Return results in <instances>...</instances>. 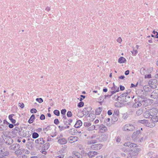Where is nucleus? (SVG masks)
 Instances as JSON below:
<instances>
[{
    "instance_id": "1",
    "label": "nucleus",
    "mask_w": 158,
    "mask_h": 158,
    "mask_svg": "<svg viewBox=\"0 0 158 158\" xmlns=\"http://www.w3.org/2000/svg\"><path fill=\"white\" fill-rule=\"evenodd\" d=\"M20 146L17 143L12 145L9 147L10 150L15 151V153L16 154L20 153L21 149H20Z\"/></svg>"
},
{
    "instance_id": "2",
    "label": "nucleus",
    "mask_w": 158,
    "mask_h": 158,
    "mask_svg": "<svg viewBox=\"0 0 158 158\" xmlns=\"http://www.w3.org/2000/svg\"><path fill=\"white\" fill-rule=\"evenodd\" d=\"M135 129V127L133 125L130 124H127L123 127V130L124 131H133Z\"/></svg>"
},
{
    "instance_id": "3",
    "label": "nucleus",
    "mask_w": 158,
    "mask_h": 158,
    "mask_svg": "<svg viewBox=\"0 0 158 158\" xmlns=\"http://www.w3.org/2000/svg\"><path fill=\"white\" fill-rule=\"evenodd\" d=\"M120 98L123 101L127 102L130 100V95L127 93H125L123 94L120 95Z\"/></svg>"
},
{
    "instance_id": "4",
    "label": "nucleus",
    "mask_w": 158,
    "mask_h": 158,
    "mask_svg": "<svg viewBox=\"0 0 158 158\" xmlns=\"http://www.w3.org/2000/svg\"><path fill=\"white\" fill-rule=\"evenodd\" d=\"M150 97L151 99H156L158 102V89L154 90L151 93Z\"/></svg>"
},
{
    "instance_id": "5",
    "label": "nucleus",
    "mask_w": 158,
    "mask_h": 158,
    "mask_svg": "<svg viewBox=\"0 0 158 158\" xmlns=\"http://www.w3.org/2000/svg\"><path fill=\"white\" fill-rule=\"evenodd\" d=\"M152 109L149 111H146L143 114L144 117L146 118H152L153 111H152Z\"/></svg>"
},
{
    "instance_id": "6",
    "label": "nucleus",
    "mask_w": 158,
    "mask_h": 158,
    "mask_svg": "<svg viewBox=\"0 0 158 158\" xmlns=\"http://www.w3.org/2000/svg\"><path fill=\"white\" fill-rule=\"evenodd\" d=\"M152 111H153L154 113H153L152 118H151V120L154 122H157L158 121V117L157 116L155 115L157 114V111L155 109H152Z\"/></svg>"
},
{
    "instance_id": "7",
    "label": "nucleus",
    "mask_w": 158,
    "mask_h": 158,
    "mask_svg": "<svg viewBox=\"0 0 158 158\" xmlns=\"http://www.w3.org/2000/svg\"><path fill=\"white\" fill-rule=\"evenodd\" d=\"M62 135H60L59 137H57V139L59 138V139L58 140L57 142L58 143L60 144H64L67 143V140L64 138H60L62 137Z\"/></svg>"
},
{
    "instance_id": "8",
    "label": "nucleus",
    "mask_w": 158,
    "mask_h": 158,
    "mask_svg": "<svg viewBox=\"0 0 158 158\" xmlns=\"http://www.w3.org/2000/svg\"><path fill=\"white\" fill-rule=\"evenodd\" d=\"M9 154V152L5 151L4 149H0V158H3L5 156H7Z\"/></svg>"
},
{
    "instance_id": "9",
    "label": "nucleus",
    "mask_w": 158,
    "mask_h": 158,
    "mask_svg": "<svg viewBox=\"0 0 158 158\" xmlns=\"http://www.w3.org/2000/svg\"><path fill=\"white\" fill-rule=\"evenodd\" d=\"M102 146L101 144H96L92 145L91 146V148L93 150H98L101 149Z\"/></svg>"
},
{
    "instance_id": "10",
    "label": "nucleus",
    "mask_w": 158,
    "mask_h": 158,
    "mask_svg": "<svg viewBox=\"0 0 158 158\" xmlns=\"http://www.w3.org/2000/svg\"><path fill=\"white\" fill-rule=\"evenodd\" d=\"M124 145L125 146L127 147L130 148H134L136 147V144L132 143L130 142H127L125 143L124 144Z\"/></svg>"
},
{
    "instance_id": "11",
    "label": "nucleus",
    "mask_w": 158,
    "mask_h": 158,
    "mask_svg": "<svg viewBox=\"0 0 158 158\" xmlns=\"http://www.w3.org/2000/svg\"><path fill=\"white\" fill-rule=\"evenodd\" d=\"M78 138L76 136H71L68 139V140L69 143H72L77 141Z\"/></svg>"
},
{
    "instance_id": "12",
    "label": "nucleus",
    "mask_w": 158,
    "mask_h": 158,
    "mask_svg": "<svg viewBox=\"0 0 158 158\" xmlns=\"http://www.w3.org/2000/svg\"><path fill=\"white\" fill-rule=\"evenodd\" d=\"M18 133L20 135L24 137H29L30 136L29 134H28L29 132L24 131H19Z\"/></svg>"
},
{
    "instance_id": "13",
    "label": "nucleus",
    "mask_w": 158,
    "mask_h": 158,
    "mask_svg": "<svg viewBox=\"0 0 158 158\" xmlns=\"http://www.w3.org/2000/svg\"><path fill=\"white\" fill-rule=\"evenodd\" d=\"M99 131L101 133H104L107 131V127L102 124L99 126Z\"/></svg>"
},
{
    "instance_id": "14",
    "label": "nucleus",
    "mask_w": 158,
    "mask_h": 158,
    "mask_svg": "<svg viewBox=\"0 0 158 158\" xmlns=\"http://www.w3.org/2000/svg\"><path fill=\"white\" fill-rule=\"evenodd\" d=\"M98 154V153L97 152L94 151H90L87 153V155L89 158L94 157Z\"/></svg>"
},
{
    "instance_id": "15",
    "label": "nucleus",
    "mask_w": 158,
    "mask_h": 158,
    "mask_svg": "<svg viewBox=\"0 0 158 158\" xmlns=\"http://www.w3.org/2000/svg\"><path fill=\"white\" fill-rule=\"evenodd\" d=\"M111 91L110 92V93L112 94H113L116 92L119 91V87L115 86L114 84V86L111 88Z\"/></svg>"
},
{
    "instance_id": "16",
    "label": "nucleus",
    "mask_w": 158,
    "mask_h": 158,
    "mask_svg": "<svg viewBox=\"0 0 158 158\" xmlns=\"http://www.w3.org/2000/svg\"><path fill=\"white\" fill-rule=\"evenodd\" d=\"M72 154L75 158H82V155L77 151H73Z\"/></svg>"
},
{
    "instance_id": "17",
    "label": "nucleus",
    "mask_w": 158,
    "mask_h": 158,
    "mask_svg": "<svg viewBox=\"0 0 158 158\" xmlns=\"http://www.w3.org/2000/svg\"><path fill=\"white\" fill-rule=\"evenodd\" d=\"M140 130H138L134 132L132 135V138L134 140L136 139H137L138 135L140 134Z\"/></svg>"
},
{
    "instance_id": "18",
    "label": "nucleus",
    "mask_w": 158,
    "mask_h": 158,
    "mask_svg": "<svg viewBox=\"0 0 158 158\" xmlns=\"http://www.w3.org/2000/svg\"><path fill=\"white\" fill-rule=\"evenodd\" d=\"M35 143H36L39 144H43L45 143V141L43 140V138H40L35 140Z\"/></svg>"
},
{
    "instance_id": "19",
    "label": "nucleus",
    "mask_w": 158,
    "mask_h": 158,
    "mask_svg": "<svg viewBox=\"0 0 158 158\" xmlns=\"http://www.w3.org/2000/svg\"><path fill=\"white\" fill-rule=\"evenodd\" d=\"M139 122L142 124H144L145 126L147 127H150V124L148 122V121L144 119L142 120H139Z\"/></svg>"
},
{
    "instance_id": "20",
    "label": "nucleus",
    "mask_w": 158,
    "mask_h": 158,
    "mask_svg": "<svg viewBox=\"0 0 158 158\" xmlns=\"http://www.w3.org/2000/svg\"><path fill=\"white\" fill-rule=\"evenodd\" d=\"M82 125V122L80 120H78L76 122L74 125V127L76 128H78L80 127Z\"/></svg>"
},
{
    "instance_id": "21",
    "label": "nucleus",
    "mask_w": 158,
    "mask_h": 158,
    "mask_svg": "<svg viewBox=\"0 0 158 158\" xmlns=\"http://www.w3.org/2000/svg\"><path fill=\"white\" fill-rule=\"evenodd\" d=\"M110 120V118H105L104 120V123H106V125L108 127H110L111 125V124L109 123Z\"/></svg>"
},
{
    "instance_id": "22",
    "label": "nucleus",
    "mask_w": 158,
    "mask_h": 158,
    "mask_svg": "<svg viewBox=\"0 0 158 158\" xmlns=\"http://www.w3.org/2000/svg\"><path fill=\"white\" fill-rule=\"evenodd\" d=\"M126 61V60L123 57H121L118 60V63L120 64L125 63Z\"/></svg>"
},
{
    "instance_id": "23",
    "label": "nucleus",
    "mask_w": 158,
    "mask_h": 158,
    "mask_svg": "<svg viewBox=\"0 0 158 158\" xmlns=\"http://www.w3.org/2000/svg\"><path fill=\"white\" fill-rule=\"evenodd\" d=\"M142 105V104L139 102H135L133 105V107L134 108H136L139 106H140Z\"/></svg>"
},
{
    "instance_id": "24",
    "label": "nucleus",
    "mask_w": 158,
    "mask_h": 158,
    "mask_svg": "<svg viewBox=\"0 0 158 158\" xmlns=\"http://www.w3.org/2000/svg\"><path fill=\"white\" fill-rule=\"evenodd\" d=\"M97 142V140H88L87 141V144L88 145H90L95 143Z\"/></svg>"
},
{
    "instance_id": "25",
    "label": "nucleus",
    "mask_w": 158,
    "mask_h": 158,
    "mask_svg": "<svg viewBox=\"0 0 158 158\" xmlns=\"http://www.w3.org/2000/svg\"><path fill=\"white\" fill-rule=\"evenodd\" d=\"M102 110V107H98L96 110V115H99L101 114Z\"/></svg>"
},
{
    "instance_id": "26",
    "label": "nucleus",
    "mask_w": 158,
    "mask_h": 158,
    "mask_svg": "<svg viewBox=\"0 0 158 158\" xmlns=\"http://www.w3.org/2000/svg\"><path fill=\"white\" fill-rule=\"evenodd\" d=\"M101 137L102 141H105L107 140L108 137L106 135L104 134L101 135Z\"/></svg>"
},
{
    "instance_id": "27",
    "label": "nucleus",
    "mask_w": 158,
    "mask_h": 158,
    "mask_svg": "<svg viewBox=\"0 0 158 158\" xmlns=\"http://www.w3.org/2000/svg\"><path fill=\"white\" fill-rule=\"evenodd\" d=\"M13 140L11 138H9L8 141L7 140L5 142L6 144L8 145H10L13 143Z\"/></svg>"
},
{
    "instance_id": "28",
    "label": "nucleus",
    "mask_w": 158,
    "mask_h": 158,
    "mask_svg": "<svg viewBox=\"0 0 158 158\" xmlns=\"http://www.w3.org/2000/svg\"><path fill=\"white\" fill-rule=\"evenodd\" d=\"M140 73L142 75H144L147 73V71L145 69L142 68L140 70Z\"/></svg>"
},
{
    "instance_id": "29",
    "label": "nucleus",
    "mask_w": 158,
    "mask_h": 158,
    "mask_svg": "<svg viewBox=\"0 0 158 158\" xmlns=\"http://www.w3.org/2000/svg\"><path fill=\"white\" fill-rule=\"evenodd\" d=\"M143 112V110L142 109H140L137 110L136 112V114L137 115H139L141 114Z\"/></svg>"
},
{
    "instance_id": "30",
    "label": "nucleus",
    "mask_w": 158,
    "mask_h": 158,
    "mask_svg": "<svg viewBox=\"0 0 158 158\" xmlns=\"http://www.w3.org/2000/svg\"><path fill=\"white\" fill-rule=\"evenodd\" d=\"M39 136V134L36 132H34L32 134V137L33 139H36Z\"/></svg>"
},
{
    "instance_id": "31",
    "label": "nucleus",
    "mask_w": 158,
    "mask_h": 158,
    "mask_svg": "<svg viewBox=\"0 0 158 158\" xmlns=\"http://www.w3.org/2000/svg\"><path fill=\"white\" fill-rule=\"evenodd\" d=\"M49 147V143H46L44 145V150H47Z\"/></svg>"
},
{
    "instance_id": "32",
    "label": "nucleus",
    "mask_w": 158,
    "mask_h": 158,
    "mask_svg": "<svg viewBox=\"0 0 158 158\" xmlns=\"http://www.w3.org/2000/svg\"><path fill=\"white\" fill-rule=\"evenodd\" d=\"M95 127L94 125L91 126L87 129V130L89 131H93L95 129Z\"/></svg>"
},
{
    "instance_id": "33",
    "label": "nucleus",
    "mask_w": 158,
    "mask_h": 158,
    "mask_svg": "<svg viewBox=\"0 0 158 158\" xmlns=\"http://www.w3.org/2000/svg\"><path fill=\"white\" fill-rule=\"evenodd\" d=\"M84 125L85 127L88 128L91 125V124L89 122H85Z\"/></svg>"
},
{
    "instance_id": "34",
    "label": "nucleus",
    "mask_w": 158,
    "mask_h": 158,
    "mask_svg": "<svg viewBox=\"0 0 158 158\" xmlns=\"http://www.w3.org/2000/svg\"><path fill=\"white\" fill-rule=\"evenodd\" d=\"M54 114L57 116H59L60 114V112L58 110H56L53 111Z\"/></svg>"
},
{
    "instance_id": "35",
    "label": "nucleus",
    "mask_w": 158,
    "mask_h": 158,
    "mask_svg": "<svg viewBox=\"0 0 158 158\" xmlns=\"http://www.w3.org/2000/svg\"><path fill=\"white\" fill-rule=\"evenodd\" d=\"M84 103L82 102H79L77 105V106L79 107H81L83 106Z\"/></svg>"
},
{
    "instance_id": "36",
    "label": "nucleus",
    "mask_w": 158,
    "mask_h": 158,
    "mask_svg": "<svg viewBox=\"0 0 158 158\" xmlns=\"http://www.w3.org/2000/svg\"><path fill=\"white\" fill-rule=\"evenodd\" d=\"M128 117V115L127 113H124L123 116V118L124 119H126Z\"/></svg>"
},
{
    "instance_id": "37",
    "label": "nucleus",
    "mask_w": 158,
    "mask_h": 158,
    "mask_svg": "<svg viewBox=\"0 0 158 158\" xmlns=\"http://www.w3.org/2000/svg\"><path fill=\"white\" fill-rule=\"evenodd\" d=\"M36 100L40 103H41L43 102V99L41 98H37L36 99Z\"/></svg>"
},
{
    "instance_id": "38",
    "label": "nucleus",
    "mask_w": 158,
    "mask_h": 158,
    "mask_svg": "<svg viewBox=\"0 0 158 158\" xmlns=\"http://www.w3.org/2000/svg\"><path fill=\"white\" fill-rule=\"evenodd\" d=\"M119 114V111H114L113 114V116H114V117H115V116H118V115Z\"/></svg>"
},
{
    "instance_id": "39",
    "label": "nucleus",
    "mask_w": 158,
    "mask_h": 158,
    "mask_svg": "<svg viewBox=\"0 0 158 158\" xmlns=\"http://www.w3.org/2000/svg\"><path fill=\"white\" fill-rule=\"evenodd\" d=\"M64 157V155L63 154H61L58 156H56L55 158H63Z\"/></svg>"
},
{
    "instance_id": "40",
    "label": "nucleus",
    "mask_w": 158,
    "mask_h": 158,
    "mask_svg": "<svg viewBox=\"0 0 158 158\" xmlns=\"http://www.w3.org/2000/svg\"><path fill=\"white\" fill-rule=\"evenodd\" d=\"M66 110L65 109H62L61 110V114L64 115H65V113H66Z\"/></svg>"
},
{
    "instance_id": "41",
    "label": "nucleus",
    "mask_w": 158,
    "mask_h": 158,
    "mask_svg": "<svg viewBox=\"0 0 158 158\" xmlns=\"http://www.w3.org/2000/svg\"><path fill=\"white\" fill-rule=\"evenodd\" d=\"M72 112L70 111H68L67 112V115L68 117H71L72 116Z\"/></svg>"
},
{
    "instance_id": "42",
    "label": "nucleus",
    "mask_w": 158,
    "mask_h": 158,
    "mask_svg": "<svg viewBox=\"0 0 158 158\" xmlns=\"http://www.w3.org/2000/svg\"><path fill=\"white\" fill-rule=\"evenodd\" d=\"M116 141L117 143H120L121 140V138L120 137H116Z\"/></svg>"
},
{
    "instance_id": "43",
    "label": "nucleus",
    "mask_w": 158,
    "mask_h": 158,
    "mask_svg": "<svg viewBox=\"0 0 158 158\" xmlns=\"http://www.w3.org/2000/svg\"><path fill=\"white\" fill-rule=\"evenodd\" d=\"M37 110L35 109H32L30 110V112L31 113H35L37 112Z\"/></svg>"
},
{
    "instance_id": "44",
    "label": "nucleus",
    "mask_w": 158,
    "mask_h": 158,
    "mask_svg": "<svg viewBox=\"0 0 158 158\" xmlns=\"http://www.w3.org/2000/svg\"><path fill=\"white\" fill-rule=\"evenodd\" d=\"M50 127L49 126H48L46 128H44L43 129V131L45 132V133H46V131H47L48 130H49L50 129Z\"/></svg>"
},
{
    "instance_id": "45",
    "label": "nucleus",
    "mask_w": 158,
    "mask_h": 158,
    "mask_svg": "<svg viewBox=\"0 0 158 158\" xmlns=\"http://www.w3.org/2000/svg\"><path fill=\"white\" fill-rule=\"evenodd\" d=\"M155 82H156V80H153V81H150L149 82V84L153 85L154 84V83Z\"/></svg>"
},
{
    "instance_id": "46",
    "label": "nucleus",
    "mask_w": 158,
    "mask_h": 158,
    "mask_svg": "<svg viewBox=\"0 0 158 158\" xmlns=\"http://www.w3.org/2000/svg\"><path fill=\"white\" fill-rule=\"evenodd\" d=\"M60 122L58 119H55L54 120V123L56 124H58Z\"/></svg>"
},
{
    "instance_id": "47",
    "label": "nucleus",
    "mask_w": 158,
    "mask_h": 158,
    "mask_svg": "<svg viewBox=\"0 0 158 158\" xmlns=\"http://www.w3.org/2000/svg\"><path fill=\"white\" fill-rule=\"evenodd\" d=\"M112 120H113L114 122L117 121L118 120L117 116H115V117H114V116H113L112 117Z\"/></svg>"
},
{
    "instance_id": "48",
    "label": "nucleus",
    "mask_w": 158,
    "mask_h": 158,
    "mask_svg": "<svg viewBox=\"0 0 158 158\" xmlns=\"http://www.w3.org/2000/svg\"><path fill=\"white\" fill-rule=\"evenodd\" d=\"M45 116L44 115L42 114L40 115V118L41 120H44L45 119Z\"/></svg>"
},
{
    "instance_id": "49",
    "label": "nucleus",
    "mask_w": 158,
    "mask_h": 158,
    "mask_svg": "<svg viewBox=\"0 0 158 158\" xmlns=\"http://www.w3.org/2000/svg\"><path fill=\"white\" fill-rule=\"evenodd\" d=\"M34 119L33 118H30L29 119V120H28V123H32L33 122V121H34Z\"/></svg>"
},
{
    "instance_id": "50",
    "label": "nucleus",
    "mask_w": 158,
    "mask_h": 158,
    "mask_svg": "<svg viewBox=\"0 0 158 158\" xmlns=\"http://www.w3.org/2000/svg\"><path fill=\"white\" fill-rule=\"evenodd\" d=\"M109 94L107 95H105V98H110L113 95V94H111L110 93V92H109Z\"/></svg>"
},
{
    "instance_id": "51",
    "label": "nucleus",
    "mask_w": 158,
    "mask_h": 158,
    "mask_svg": "<svg viewBox=\"0 0 158 158\" xmlns=\"http://www.w3.org/2000/svg\"><path fill=\"white\" fill-rule=\"evenodd\" d=\"M19 105L22 108H23L24 106V105L23 103H19Z\"/></svg>"
},
{
    "instance_id": "52",
    "label": "nucleus",
    "mask_w": 158,
    "mask_h": 158,
    "mask_svg": "<svg viewBox=\"0 0 158 158\" xmlns=\"http://www.w3.org/2000/svg\"><path fill=\"white\" fill-rule=\"evenodd\" d=\"M131 52L133 54L135 55L137 53V51L136 49L135 50L134 49L133 51Z\"/></svg>"
},
{
    "instance_id": "53",
    "label": "nucleus",
    "mask_w": 158,
    "mask_h": 158,
    "mask_svg": "<svg viewBox=\"0 0 158 158\" xmlns=\"http://www.w3.org/2000/svg\"><path fill=\"white\" fill-rule=\"evenodd\" d=\"M151 77V74L146 75L145 76V78H149Z\"/></svg>"
},
{
    "instance_id": "54",
    "label": "nucleus",
    "mask_w": 158,
    "mask_h": 158,
    "mask_svg": "<svg viewBox=\"0 0 158 158\" xmlns=\"http://www.w3.org/2000/svg\"><path fill=\"white\" fill-rule=\"evenodd\" d=\"M14 116V114H11L8 117H9V118L10 119V120L11 119H12L13 118L12 117Z\"/></svg>"
},
{
    "instance_id": "55",
    "label": "nucleus",
    "mask_w": 158,
    "mask_h": 158,
    "mask_svg": "<svg viewBox=\"0 0 158 158\" xmlns=\"http://www.w3.org/2000/svg\"><path fill=\"white\" fill-rule=\"evenodd\" d=\"M117 41L119 43H120L122 41V40L120 37H119L117 39Z\"/></svg>"
},
{
    "instance_id": "56",
    "label": "nucleus",
    "mask_w": 158,
    "mask_h": 158,
    "mask_svg": "<svg viewBox=\"0 0 158 158\" xmlns=\"http://www.w3.org/2000/svg\"><path fill=\"white\" fill-rule=\"evenodd\" d=\"M120 98V96H117L116 95H115L114 96V97H113L114 99L115 100H117L118 98Z\"/></svg>"
},
{
    "instance_id": "57",
    "label": "nucleus",
    "mask_w": 158,
    "mask_h": 158,
    "mask_svg": "<svg viewBox=\"0 0 158 158\" xmlns=\"http://www.w3.org/2000/svg\"><path fill=\"white\" fill-rule=\"evenodd\" d=\"M107 114L108 115H110L112 114V111L111 110H109L108 111Z\"/></svg>"
},
{
    "instance_id": "58",
    "label": "nucleus",
    "mask_w": 158,
    "mask_h": 158,
    "mask_svg": "<svg viewBox=\"0 0 158 158\" xmlns=\"http://www.w3.org/2000/svg\"><path fill=\"white\" fill-rule=\"evenodd\" d=\"M125 88L124 86L122 85H120V89L121 90H123Z\"/></svg>"
},
{
    "instance_id": "59",
    "label": "nucleus",
    "mask_w": 158,
    "mask_h": 158,
    "mask_svg": "<svg viewBox=\"0 0 158 158\" xmlns=\"http://www.w3.org/2000/svg\"><path fill=\"white\" fill-rule=\"evenodd\" d=\"M19 129L18 127H15L14 129V131L15 132H16V131H19Z\"/></svg>"
},
{
    "instance_id": "60",
    "label": "nucleus",
    "mask_w": 158,
    "mask_h": 158,
    "mask_svg": "<svg viewBox=\"0 0 158 158\" xmlns=\"http://www.w3.org/2000/svg\"><path fill=\"white\" fill-rule=\"evenodd\" d=\"M51 10V8L50 7H49L48 6L46 8L45 10L46 11H50Z\"/></svg>"
},
{
    "instance_id": "61",
    "label": "nucleus",
    "mask_w": 158,
    "mask_h": 158,
    "mask_svg": "<svg viewBox=\"0 0 158 158\" xmlns=\"http://www.w3.org/2000/svg\"><path fill=\"white\" fill-rule=\"evenodd\" d=\"M9 127L10 128H12L14 127V125L13 124H10L8 125Z\"/></svg>"
},
{
    "instance_id": "62",
    "label": "nucleus",
    "mask_w": 158,
    "mask_h": 158,
    "mask_svg": "<svg viewBox=\"0 0 158 158\" xmlns=\"http://www.w3.org/2000/svg\"><path fill=\"white\" fill-rule=\"evenodd\" d=\"M11 123L13 124H15L16 122V121L15 119H13V118L12 119L10 120Z\"/></svg>"
},
{
    "instance_id": "63",
    "label": "nucleus",
    "mask_w": 158,
    "mask_h": 158,
    "mask_svg": "<svg viewBox=\"0 0 158 158\" xmlns=\"http://www.w3.org/2000/svg\"><path fill=\"white\" fill-rule=\"evenodd\" d=\"M58 127L60 131H62V130H64V128L63 126H59Z\"/></svg>"
},
{
    "instance_id": "64",
    "label": "nucleus",
    "mask_w": 158,
    "mask_h": 158,
    "mask_svg": "<svg viewBox=\"0 0 158 158\" xmlns=\"http://www.w3.org/2000/svg\"><path fill=\"white\" fill-rule=\"evenodd\" d=\"M156 78H158V69L156 70V74L155 75Z\"/></svg>"
}]
</instances>
